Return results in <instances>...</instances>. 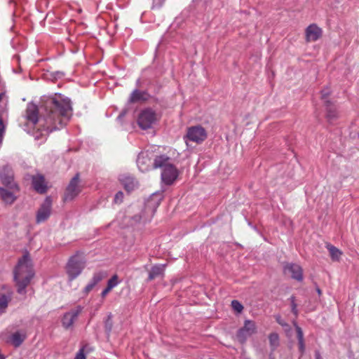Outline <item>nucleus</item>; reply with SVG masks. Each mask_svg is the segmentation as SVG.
I'll return each mask as SVG.
<instances>
[{
    "label": "nucleus",
    "mask_w": 359,
    "mask_h": 359,
    "mask_svg": "<svg viewBox=\"0 0 359 359\" xmlns=\"http://www.w3.org/2000/svg\"><path fill=\"white\" fill-rule=\"evenodd\" d=\"M40 109L41 111L39 117L38 107L29 102L27 105L24 116L33 126L39 123V127L46 132V135L62 128L72 115L70 100L61 95L43 97L41 102Z\"/></svg>",
    "instance_id": "obj_1"
},
{
    "label": "nucleus",
    "mask_w": 359,
    "mask_h": 359,
    "mask_svg": "<svg viewBox=\"0 0 359 359\" xmlns=\"http://www.w3.org/2000/svg\"><path fill=\"white\" fill-rule=\"evenodd\" d=\"M35 276L32 261L28 252L18 259V264L13 270V280L15 283L17 292L20 294H26L27 287L30 284Z\"/></svg>",
    "instance_id": "obj_2"
},
{
    "label": "nucleus",
    "mask_w": 359,
    "mask_h": 359,
    "mask_svg": "<svg viewBox=\"0 0 359 359\" xmlns=\"http://www.w3.org/2000/svg\"><path fill=\"white\" fill-rule=\"evenodd\" d=\"M86 259L83 255L76 253L70 257L67 264V273L70 280L79 276L86 266Z\"/></svg>",
    "instance_id": "obj_3"
},
{
    "label": "nucleus",
    "mask_w": 359,
    "mask_h": 359,
    "mask_svg": "<svg viewBox=\"0 0 359 359\" xmlns=\"http://www.w3.org/2000/svg\"><path fill=\"white\" fill-rule=\"evenodd\" d=\"M207 137L208 133L205 129L201 126L197 125L187 128L184 140L187 145L189 142L201 144L206 140Z\"/></svg>",
    "instance_id": "obj_4"
},
{
    "label": "nucleus",
    "mask_w": 359,
    "mask_h": 359,
    "mask_svg": "<svg viewBox=\"0 0 359 359\" xmlns=\"http://www.w3.org/2000/svg\"><path fill=\"white\" fill-rule=\"evenodd\" d=\"M80 182V174L78 172L72 178L66 188L63 198L65 201L74 200L81 193L82 186Z\"/></svg>",
    "instance_id": "obj_5"
},
{
    "label": "nucleus",
    "mask_w": 359,
    "mask_h": 359,
    "mask_svg": "<svg viewBox=\"0 0 359 359\" xmlns=\"http://www.w3.org/2000/svg\"><path fill=\"white\" fill-rule=\"evenodd\" d=\"M156 114L151 108H147L142 110L137 118V124L142 130H147L151 128L152 125L156 121Z\"/></svg>",
    "instance_id": "obj_6"
},
{
    "label": "nucleus",
    "mask_w": 359,
    "mask_h": 359,
    "mask_svg": "<svg viewBox=\"0 0 359 359\" xmlns=\"http://www.w3.org/2000/svg\"><path fill=\"white\" fill-rule=\"evenodd\" d=\"M256 332L257 327L255 322L250 320H245L243 327L237 331L236 338L241 344H244Z\"/></svg>",
    "instance_id": "obj_7"
},
{
    "label": "nucleus",
    "mask_w": 359,
    "mask_h": 359,
    "mask_svg": "<svg viewBox=\"0 0 359 359\" xmlns=\"http://www.w3.org/2000/svg\"><path fill=\"white\" fill-rule=\"evenodd\" d=\"M53 200L50 196H47L41 204L36 215V222L40 224L46 222L50 216L52 211Z\"/></svg>",
    "instance_id": "obj_8"
},
{
    "label": "nucleus",
    "mask_w": 359,
    "mask_h": 359,
    "mask_svg": "<svg viewBox=\"0 0 359 359\" xmlns=\"http://www.w3.org/2000/svg\"><path fill=\"white\" fill-rule=\"evenodd\" d=\"M0 179L2 184L10 189H18V185L13 180V171L8 165L4 166L0 170Z\"/></svg>",
    "instance_id": "obj_9"
},
{
    "label": "nucleus",
    "mask_w": 359,
    "mask_h": 359,
    "mask_svg": "<svg viewBox=\"0 0 359 359\" xmlns=\"http://www.w3.org/2000/svg\"><path fill=\"white\" fill-rule=\"evenodd\" d=\"M178 175V170L171 163L162 170L161 180L166 185H171L177 178Z\"/></svg>",
    "instance_id": "obj_10"
},
{
    "label": "nucleus",
    "mask_w": 359,
    "mask_h": 359,
    "mask_svg": "<svg viewBox=\"0 0 359 359\" xmlns=\"http://www.w3.org/2000/svg\"><path fill=\"white\" fill-rule=\"evenodd\" d=\"M283 272L285 275H289L292 279L297 281L303 280L302 268L297 264L286 263L283 266Z\"/></svg>",
    "instance_id": "obj_11"
},
{
    "label": "nucleus",
    "mask_w": 359,
    "mask_h": 359,
    "mask_svg": "<svg viewBox=\"0 0 359 359\" xmlns=\"http://www.w3.org/2000/svg\"><path fill=\"white\" fill-rule=\"evenodd\" d=\"M83 308L81 306H77L76 308L70 310L69 312L65 313L62 319L63 327L66 329L70 328L73 325L79 315L83 311Z\"/></svg>",
    "instance_id": "obj_12"
},
{
    "label": "nucleus",
    "mask_w": 359,
    "mask_h": 359,
    "mask_svg": "<svg viewBox=\"0 0 359 359\" xmlns=\"http://www.w3.org/2000/svg\"><path fill=\"white\" fill-rule=\"evenodd\" d=\"M151 153L149 151H141L137 158V165L142 172L149 169L151 164Z\"/></svg>",
    "instance_id": "obj_13"
},
{
    "label": "nucleus",
    "mask_w": 359,
    "mask_h": 359,
    "mask_svg": "<svg viewBox=\"0 0 359 359\" xmlns=\"http://www.w3.org/2000/svg\"><path fill=\"white\" fill-rule=\"evenodd\" d=\"M27 333L25 330L16 331L8 338L6 342L14 347H19L26 339Z\"/></svg>",
    "instance_id": "obj_14"
},
{
    "label": "nucleus",
    "mask_w": 359,
    "mask_h": 359,
    "mask_svg": "<svg viewBox=\"0 0 359 359\" xmlns=\"http://www.w3.org/2000/svg\"><path fill=\"white\" fill-rule=\"evenodd\" d=\"M326 118L330 123L335 121L338 118V111L336 105L330 100H325Z\"/></svg>",
    "instance_id": "obj_15"
},
{
    "label": "nucleus",
    "mask_w": 359,
    "mask_h": 359,
    "mask_svg": "<svg viewBox=\"0 0 359 359\" xmlns=\"http://www.w3.org/2000/svg\"><path fill=\"white\" fill-rule=\"evenodd\" d=\"M322 35V29L316 25L312 24L306 29V39L307 41H316Z\"/></svg>",
    "instance_id": "obj_16"
},
{
    "label": "nucleus",
    "mask_w": 359,
    "mask_h": 359,
    "mask_svg": "<svg viewBox=\"0 0 359 359\" xmlns=\"http://www.w3.org/2000/svg\"><path fill=\"white\" fill-rule=\"evenodd\" d=\"M171 163V158L169 156L165 154L156 155L154 158L152 167L155 169L161 168L163 170Z\"/></svg>",
    "instance_id": "obj_17"
},
{
    "label": "nucleus",
    "mask_w": 359,
    "mask_h": 359,
    "mask_svg": "<svg viewBox=\"0 0 359 359\" xmlns=\"http://www.w3.org/2000/svg\"><path fill=\"white\" fill-rule=\"evenodd\" d=\"M18 191V189H10L0 187V196L1 199L7 204H12L16 199L14 191Z\"/></svg>",
    "instance_id": "obj_18"
},
{
    "label": "nucleus",
    "mask_w": 359,
    "mask_h": 359,
    "mask_svg": "<svg viewBox=\"0 0 359 359\" xmlns=\"http://www.w3.org/2000/svg\"><path fill=\"white\" fill-rule=\"evenodd\" d=\"M32 186L39 194H44L46 192L47 187L45 184V179L43 175L34 176L32 177Z\"/></svg>",
    "instance_id": "obj_19"
},
{
    "label": "nucleus",
    "mask_w": 359,
    "mask_h": 359,
    "mask_svg": "<svg viewBox=\"0 0 359 359\" xmlns=\"http://www.w3.org/2000/svg\"><path fill=\"white\" fill-rule=\"evenodd\" d=\"M105 276L106 273L104 272L99 271L95 273L90 281L85 287L83 292L85 294L90 292L93 288L105 277Z\"/></svg>",
    "instance_id": "obj_20"
},
{
    "label": "nucleus",
    "mask_w": 359,
    "mask_h": 359,
    "mask_svg": "<svg viewBox=\"0 0 359 359\" xmlns=\"http://www.w3.org/2000/svg\"><path fill=\"white\" fill-rule=\"evenodd\" d=\"M165 264H156L153 266L149 273L148 280H152L155 278L164 276Z\"/></svg>",
    "instance_id": "obj_21"
},
{
    "label": "nucleus",
    "mask_w": 359,
    "mask_h": 359,
    "mask_svg": "<svg viewBox=\"0 0 359 359\" xmlns=\"http://www.w3.org/2000/svg\"><path fill=\"white\" fill-rule=\"evenodd\" d=\"M149 97V95L146 91H140L135 89L131 93L128 102L130 103H135L140 101H146Z\"/></svg>",
    "instance_id": "obj_22"
},
{
    "label": "nucleus",
    "mask_w": 359,
    "mask_h": 359,
    "mask_svg": "<svg viewBox=\"0 0 359 359\" xmlns=\"http://www.w3.org/2000/svg\"><path fill=\"white\" fill-rule=\"evenodd\" d=\"M119 180L125 189L128 192L133 191L137 185L135 180L129 175H121Z\"/></svg>",
    "instance_id": "obj_23"
},
{
    "label": "nucleus",
    "mask_w": 359,
    "mask_h": 359,
    "mask_svg": "<svg viewBox=\"0 0 359 359\" xmlns=\"http://www.w3.org/2000/svg\"><path fill=\"white\" fill-rule=\"evenodd\" d=\"M326 247L330 252L331 259L333 261H339L340 259L341 255H342V252L331 244H327Z\"/></svg>",
    "instance_id": "obj_24"
},
{
    "label": "nucleus",
    "mask_w": 359,
    "mask_h": 359,
    "mask_svg": "<svg viewBox=\"0 0 359 359\" xmlns=\"http://www.w3.org/2000/svg\"><path fill=\"white\" fill-rule=\"evenodd\" d=\"M269 344L271 349L274 351L276 348L279 346V336L277 333H271L269 336Z\"/></svg>",
    "instance_id": "obj_25"
},
{
    "label": "nucleus",
    "mask_w": 359,
    "mask_h": 359,
    "mask_svg": "<svg viewBox=\"0 0 359 359\" xmlns=\"http://www.w3.org/2000/svg\"><path fill=\"white\" fill-rule=\"evenodd\" d=\"M113 327L112 314L109 313L107 319L104 321V330L107 334L109 336Z\"/></svg>",
    "instance_id": "obj_26"
},
{
    "label": "nucleus",
    "mask_w": 359,
    "mask_h": 359,
    "mask_svg": "<svg viewBox=\"0 0 359 359\" xmlns=\"http://www.w3.org/2000/svg\"><path fill=\"white\" fill-rule=\"evenodd\" d=\"M8 301L9 298L6 295L2 294L0 297V316L5 313L8 304Z\"/></svg>",
    "instance_id": "obj_27"
},
{
    "label": "nucleus",
    "mask_w": 359,
    "mask_h": 359,
    "mask_svg": "<svg viewBox=\"0 0 359 359\" xmlns=\"http://www.w3.org/2000/svg\"><path fill=\"white\" fill-rule=\"evenodd\" d=\"M231 306L238 313H241L243 310V306L238 300H233L231 302Z\"/></svg>",
    "instance_id": "obj_28"
},
{
    "label": "nucleus",
    "mask_w": 359,
    "mask_h": 359,
    "mask_svg": "<svg viewBox=\"0 0 359 359\" xmlns=\"http://www.w3.org/2000/svg\"><path fill=\"white\" fill-rule=\"evenodd\" d=\"M294 327L297 332V337L299 341H304V333L302 328L297 324L294 323Z\"/></svg>",
    "instance_id": "obj_29"
},
{
    "label": "nucleus",
    "mask_w": 359,
    "mask_h": 359,
    "mask_svg": "<svg viewBox=\"0 0 359 359\" xmlns=\"http://www.w3.org/2000/svg\"><path fill=\"white\" fill-rule=\"evenodd\" d=\"M290 304H291L292 312L295 316H297L298 315V310L297 309V304L295 302V301H296L295 297L294 296H291L290 298Z\"/></svg>",
    "instance_id": "obj_30"
},
{
    "label": "nucleus",
    "mask_w": 359,
    "mask_h": 359,
    "mask_svg": "<svg viewBox=\"0 0 359 359\" xmlns=\"http://www.w3.org/2000/svg\"><path fill=\"white\" fill-rule=\"evenodd\" d=\"M118 285V276L114 275L107 282V286L111 289H113Z\"/></svg>",
    "instance_id": "obj_31"
},
{
    "label": "nucleus",
    "mask_w": 359,
    "mask_h": 359,
    "mask_svg": "<svg viewBox=\"0 0 359 359\" xmlns=\"http://www.w3.org/2000/svg\"><path fill=\"white\" fill-rule=\"evenodd\" d=\"M320 94H321V99L324 102V104H325V100H328L327 97H328V96L330 94V89L328 88H323L320 91Z\"/></svg>",
    "instance_id": "obj_32"
},
{
    "label": "nucleus",
    "mask_w": 359,
    "mask_h": 359,
    "mask_svg": "<svg viewBox=\"0 0 359 359\" xmlns=\"http://www.w3.org/2000/svg\"><path fill=\"white\" fill-rule=\"evenodd\" d=\"M123 193L121 191H118L114 198V203L116 204H120L123 202Z\"/></svg>",
    "instance_id": "obj_33"
},
{
    "label": "nucleus",
    "mask_w": 359,
    "mask_h": 359,
    "mask_svg": "<svg viewBox=\"0 0 359 359\" xmlns=\"http://www.w3.org/2000/svg\"><path fill=\"white\" fill-rule=\"evenodd\" d=\"M298 346H299V351L300 353V356L302 357L304 354V352H305L304 341H299L298 342Z\"/></svg>",
    "instance_id": "obj_34"
},
{
    "label": "nucleus",
    "mask_w": 359,
    "mask_h": 359,
    "mask_svg": "<svg viewBox=\"0 0 359 359\" xmlns=\"http://www.w3.org/2000/svg\"><path fill=\"white\" fill-rule=\"evenodd\" d=\"M4 133V125L1 118H0V144H1L2 140H3Z\"/></svg>",
    "instance_id": "obj_35"
},
{
    "label": "nucleus",
    "mask_w": 359,
    "mask_h": 359,
    "mask_svg": "<svg viewBox=\"0 0 359 359\" xmlns=\"http://www.w3.org/2000/svg\"><path fill=\"white\" fill-rule=\"evenodd\" d=\"M74 359H86V355L83 348L79 350V351L76 353Z\"/></svg>",
    "instance_id": "obj_36"
},
{
    "label": "nucleus",
    "mask_w": 359,
    "mask_h": 359,
    "mask_svg": "<svg viewBox=\"0 0 359 359\" xmlns=\"http://www.w3.org/2000/svg\"><path fill=\"white\" fill-rule=\"evenodd\" d=\"M276 322L283 327L287 325V324L284 322L280 316H276Z\"/></svg>",
    "instance_id": "obj_37"
},
{
    "label": "nucleus",
    "mask_w": 359,
    "mask_h": 359,
    "mask_svg": "<svg viewBox=\"0 0 359 359\" xmlns=\"http://www.w3.org/2000/svg\"><path fill=\"white\" fill-rule=\"evenodd\" d=\"M126 112H127L126 110H123L118 116L117 121H119L121 123H122V120H123V117L126 116Z\"/></svg>",
    "instance_id": "obj_38"
},
{
    "label": "nucleus",
    "mask_w": 359,
    "mask_h": 359,
    "mask_svg": "<svg viewBox=\"0 0 359 359\" xmlns=\"http://www.w3.org/2000/svg\"><path fill=\"white\" fill-rule=\"evenodd\" d=\"M112 289L107 286L105 289H104L101 293L102 297H104Z\"/></svg>",
    "instance_id": "obj_39"
},
{
    "label": "nucleus",
    "mask_w": 359,
    "mask_h": 359,
    "mask_svg": "<svg viewBox=\"0 0 359 359\" xmlns=\"http://www.w3.org/2000/svg\"><path fill=\"white\" fill-rule=\"evenodd\" d=\"M315 359H323L318 351H315Z\"/></svg>",
    "instance_id": "obj_40"
},
{
    "label": "nucleus",
    "mask_w": 359,
    "mask_h": 359,
    "mask_svg": "<svg viewBox=\"0 0 359 359\" xmlns=\"http://www.w3.org/2000/svg\"><path fill=\"white\" fill-rule=\"evenodd\" d=\"M134 219L136 220V221H140V219H141V217L140 216H135L134 217Z\"/></svg>",
    "instance_id": "obj_41"
},
{
    "label": "nucleus",
    "mask_w": 359,
    "mask_h": 359,
    "mask_svg": "<svg viewBox=\"0 0 359 359\" xmlns=\"http://www.w3.org/2000/svg\"><path fill=\"white\" fill-rule=\"evenodd\" d=\"M316 291L319 295L321 294V290L318 287H316Z\"/></svg>",
    "instance_id": "obj_42"
},
{
    "label": "nucleus",
    "mask_w": 359,
    "mask_h": 359,
    "mask_svg": "<svg viewBox=\"0 0 359 359\" xmlns=\"http://www.w3.org/2000/svg\"><path fill=\"white\" fill-rule=\"evenodd\" d=\"M57 74L58 75V77H61V76L63 75V74L60 73V72H57Z\"/></svg>",
    "instance_id": "obj_43"
},
{
    "label": "nucleus",
    "mask_w": 359,
    "mask_h": 359,
    "mask_svg": "<svg viewBox=\"0 0 359 359\" xmlns=\"http://www.w3.org/2000/svg\"><path fill=\"white\" fill-rule=\"evenodd\" d=\"M139 83H140V79H138V80L137 81V86H139Z\"/></svg>",
    "instance_id": "obj_44"
},
{
    "label": "nucleus",
    "mask_w": 359,
    "mask_h": 359,
    "mask_svg": "<svg viewBox=\"0 0 359 359\" xmlns=\"http://www.w3.org/2000/svg\"><path fill=\"white\" fill-rule=\"evenodd\" d=\"M271 359H274V358H271Z\"/></svg>",
    "instance_id": "obj_45"
}]
</instances>
